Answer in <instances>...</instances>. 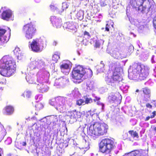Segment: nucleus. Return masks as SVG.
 <instances>
[{"instance_id": "393cba45", "label": "nucleus", "mask_w": 156, "mask_h": 156, "mask_svg": "<svg viewBox=\"0 0 156 156\" xmlns=\"http://www.w3.org/2000/svg\"><path fill=\"white\" fill-rule=\"evenodd\" d=\"M31 95V93L30 91L28 90H26L24 91L22 94V96L24 98H30Z\"/></svg>"}, {"instance_id": "dca6fc26", "label": "nucleus", "mask_w": 156, "mask_h": 156, "mask_svg": "<svg viewBox=\"0 0 156 156\" xmlns=\"http://www.w3.org/2000/svg\"><path fill=\"white\" fill-rule=\"evenodd\" d=\"M37 87L39 90L40 92L42 93L47 91L49 89V87L46 84L40 83L38 84Z\"/></svg>"}, {"instance_id": "0eeeda50", "label": "nucleus", "mask_w": 156, "mask_h": 156, "mask_svg": "<svg viewBox=\"0 0 156 156\" xmlns=\"http://www.w3.org/2000/svg\"><path fill=\"white\" fill-rule=\"evenodd\" d=\"M122 77L115 72H113L112 76L107 73L105 78V80L107 84L113 87L118 86L119 82L122 80Z\"/></svg>"}, {"instance_id": "49530a36", "label": "nucleus", "mask_w": 156, "mask_h": 156, "mask_svg": "<svg viewBox=\"0 0 156 156\" xmlns=\"http://www.w3.org/2000/svg\"><path fill=\"white\" fill-rule=\"evenodd\" d=\"M97 104H98V105H100V104H101V103H100V101H97ZM101 104H102V105H103V104H102V103H101Z\"/></svg>"}, {"instance_id": "473e14b6", "label": "nucleus", "mask_w": 156, "mask_h": 156, "mask_svg": "<svg viewBox=\"0 0 156 156\" xmlns=\"http://www.w3.org/2000/svg\"><path fill=\"white\" fill-rule=\"evenodd\" d=\"M85 101H84V104H88L92 102V100L91 98H89L87 97L85 98Z\"/></svg>"}, {"instance_id": "6e6552de", "label": "nucleus", "mask_w": 156, "mask_h": 156, "mask_svg": "<svg viewBox=\"0 0 156 156\" xmlns=\"http://www.w3.org/2000/svg\"><path fill=\"white\" fill-rule=\"evenodd\" d=\"M22 31L25 34L26 38L28 39H32L36 33L37 30L35 26L31 23L24 25Z\"/></svg>"}, {"instance_id": "7ed1b4c3", "label": "nucleus", "mask_w": 156, "mask_h": 156, "mask_svg": "<svg viewBox=\"0 0 156 156\" xmlns=\"http://www.w3.org/2000/svg\"><path fill=\"white\" fill-rule=\"evenodd\" d=\"M108 129V127L107 124L95 122L93 125V128L91 125L87 129V133L91 138L95 139L98 136L106 134Z\"/></svg>"}, {"instance_id": "09e8293b", "label": "nucleus", "mask_w": 156, "mask_h": 156, "mask_svg": "<svg viewBox=\"0 0 156 156\" xmlns=\"http://www.w3.org/2000/svg\"><path fill=\"white\" fill-rule=\"evenodd\" d=\"M139 91V90L138 89H137L136 90V92H138Z\"/></svg>"}, {"instance_id": "1a4fd4ad", "label": "nucleus", "mask_w": 156, "mask_h": 156, "mask_svg": "<svg viewBox=\"0 0 156 156\" xmlns=\"http://www.w3.org/2000/svg\"><path fill=\"white\" fill-rule=\"evenodd\" d=\"M82 113L79 111H77L75 109L73 111H68L66 113V115L69 116L70 119L77 120L80 118L82 116Z\"/></svg>"}, {"instance_id": "9d476101", "label": "nucleus", "mask_w": 156, "mask_h": 156, "mask_svg": "<svg viewBox=\"0 0 156 156\" xmlns=\"http://www.w3.org/2000/svg\"><path fill=\"white\" fill-rule=\"evenodd\" d=\"M29 47L34 52H38L41 51L39 43L36 39L33 40Z\"/></svg>"}, {"instance_id": "7c9ffc66", "label": "nucleus", "mask_w": 156, "mask_h": 156, "mask_svg": "<svg viewBox=\"0 0 156 156\" xmlns=\"http://www.w3.org/2000/svg\"><path fill=\"white\" fill-rule=\"evenodd\" d=\"M102 41L101 40H98L96 41L95 45L94 47L96 48H100V46L103 43H102Z\"/></svg>"}, {"instance_id": "c756f323", "label": "nucleus", "mask_w": 156, "mask_h": 156, "mask_svg": "<svg viewBox=\"0 0 156 156\" xmlns=\"http://www.w3.org/2000/svg\"><path fill=\"white\" fill-rule=\"evenodd\" d=\"M76 104L79 106L85 105L84 100L82 99H80L77 100L76 101Z\"/></svg>"}, {"instance_id": "b1692460", "label": "nucleus", "mask_w": 156, "mask_h": 156, "mask_svg": "<svg viewBox=\"0 0 156 156\" xmlns=\"http://www.w3.org/2000/svg\"><path fill=\"white\" fill-rule=\"evenodd\" d=\"M59 58V54L58 52H55L52 56V60L56 62Z\"/></svg>"}, {"instance_id": "ddd939ff", "label": "nucleus", "mask_w": 156, "mask_h": 156, "mask_svg": "<svg viewBox=\"0 0 156 156\" xmlns=\"http://www.w3.org/2000/svg\"><path fill=\"white\" fill-rule=\"evenodd\" d=\"M142 91L144 94V97L145 101H147V98H150L151 96L150 89L147 87H145L142 88Z\"/></svg>"}, {"instance_id": "a19ab883", "label": "nucleus", "mask_w": 156, "mask_h": 156, "mask_svg": "<svg viewBox=\"0 0 156 156\" xmlns=\"http://www.w3.org/2000/svg\"><path fill=\"white\" fill-rule=\"evenodd\" d=\"M3 89L2 87L0 88V99L1 98V96L2 94V90Z\"/></svg>"}, {"instance_id": "c85d7f7f", "label": "nucleus", "mask_w": 156, "mask_h": 156, "mask_svg": "<svg viewBox=\"0 0 156 156\" xmlns=\"http://www.w3.org/2000/svg\"><path fill=\"white\" fill-rule=\"evenodd\" d=\"M112 27H113V24H112L111 23H107L105 27V31L107 32H109L110 29Z\"/></svg>"}, {"instance_id": "58836bf2", "label": "nucleus", "mask_w": 156, "mask_h": 156, "mask_svg": "<svg viewBox=\"0 0 156 156\" xmlns=\"http://www.w3.org/2000/svg\"><path fill=\"white\" fill-rule=\"evenodd\" d=\"M153 23L154 27V28L156 29V16L154 18Z\"/></svg>"}, {"instance_id": "a18cd8bd", "label": "nucleus", "mask_w": 156, "mask_h": 156, "mask_svg": "<svg viewBox=\"0 0 156 156\" xmlns=\"http://www.w3.org/2000/svg\"><path fill=\"white\" fill-rule=\"evenodd\" d=\"M6 156H14L12 154H7Z\"/></svg>"}, {"instance_id": "4c0bfd02", "label": "nucleus", "mask_w": 156, "mask_h": 156, "mask_svg": "<svg viewBox=\"0 0 156 156\" xmlns=\"http://www.w3.org/2000/svg\"><path fill=\"white\" fill-rule=\"evenodd\" d=\"M47 120H46V122L44 121L43 122V123L42 124V125L44 128H45L46 126L48 127L49 125V124L47 123Z\"/></svg>"}, {"instance_id": "6ab92c4d", "label": "nucleus", "mask_w": 156, "mask_h": 156, "mask_svg": "<svg viewBox=\"0 0 156 156\" xmlns=\"http://www.w3.org/2000/svg\"><path fill=\"white\" fill-rule=\"evenodd\" d=\"M65 82V80L62 78L56 79L54 83V86L56 87H58L63 85L64 84Z\"/></svg>"}, {"instance_id": "a211bd4d", "label": "nucleus", "mask_w": 156, "mask_h": 156, "mask_svg": "<svg viewBox=\"0 0 156 156\" xmlns=\"http://www.w3.org/2000/svg\"><path fill=\"white\" fill-rule=\"evenodd\" d=\"M10 30L8 27L3 28H0V37H6L7 36H4V35L7 31L8 32V34L10 35Z\"/></svg>"}, {"instance_id": "bb28decb", "label": "nucleus", "mask_w": 156, "mask_h": 156, "mask_svg": "<svg viewBox=\"0 0 156 156\" xmlns=\"http://www.w3.org/2000/svg\"><path fill=\"white\" fill-rule=\"evenodd\" d=\"M43 105L40 102H37L35 105V107L36 110H39L43 108Z\"/></svg>"}, {"instance_id": "423d86ee", "label": "nucleus", "mask_w": 156, "mask_h": 156, "mask_svg": "<svg viewBox=\"0 0 156 156\" xmlns=\"http://www.w3.org/2000/svg\"><path fill=\"white\" fill-rule=\"evenodd\" d=\"M134 68L135 71L139 74L140 80L145 79L148 76L149 69L143 64L139 63H135Z\"/></svg>"}, {"instance_id": "9b49d317", "label": "nucleus", "mask_w": 156, "mask_h": 156, "mask_svg": "<svg viewBox=\"0 0 156 156\" xmlns=\"http://www.w3.org/2000/svg\"><path fill=\"white\" fill-rule=\"evenodd\" d=\"M51 21L54 27L57 28H60L62 26V21L61 19L57 18L55 16L51 17Z\"/></svg>"}, {"instance_id": "aec40b11", "label": "nucleus", "mask_w": 156, "mask_h": 156, "mask_svg": "<svg viewBox=\"0 0 156 156\" xmlns=\"http://www.w3.org/2000/svg\"><path fill=\"white\" fill-rule=\"evenodd\" d=\"M122 51L119 50H115L113 51L112 53V56L114 58L117 59L119 57L120 55L122 54Z\"/></svg>"}, {"instance_id": "f03ea898", "label": "nucleus", "mask_w": 156, "mask_h": 156, "mask_svg": "<svg viewBox=\"0 0 156 156\" xmlns=\"http://www.w3.org/2000/svg\"><path fill=\"white\" fill-rule=\"evenodd\" d=\"M93 75L91 70L84 68L83 66L78 65L74 68L72 71L71 76L74 82L79 83L82 81L83 76L90 77Z\"/></svg>"}, {"instance_id": "3c124183", "label": "nucleus", "mask_w": 156, "mask_h": 156, "mask_svg": "<svg viewBox=\"0 0 156 156\" xmlns=\"http://www.w3.org/2000/svg\"><path fill=\"white\" fill-rule=\"evenodd\" d=\"M98 11V10H97V11H96V13H97Z\"/></svg>"}, {"instance_id": "c9c22d12", "label": "nucleus", "mask_w": 156, "mask_h": 156, "mask_svg": "<svg viewBox=\"0 0 156 156\" xmlns=\"http://www.w3.org/2000/svg\"><path fill=\"white\" fill-rule=\"evenodd\" d=\"M87 37V38L88 39L90 37V35L89 33L86 31H85L83 32V37Z\"/></svg>"}, {"instance_id": "cd10ccee", "label": "nucleus", "mask_w": 156, "mask_h": 156, "mask_svg": "<svg viewBox=\"0 0 156 156\" xmlns=\"http://www.w3.org/2000/svg\"><path fill=\"white\" fill-rule=\"evenodd\" d=\"M76 17L78 20H81L83 18V12L82 11H79L77 12L76 14Z\"/></svg>"}, {"instance_id": "5701e85b", "label": "nucleus", "mask_w": 156, "mask_h": 156, "mask_svg": "<svg viewBox=\"0 0 156 156\" xmlns=\"http://www.w3.org/2000/svg\"><path fill=\"white\" fill-rule=\"evenodd\" d=\"M128 133L130 134L131 136L134 138L136 137L137 138H138L139 136L138 133L136 131H134L133 130H129Z\"/></svg>"}, {"instance_id": "412c9836", "label": "nucleus", "mask_w": 156, "mask_h": 156, "mask_svg": "<svg viewBox=\"0 0 156 156\" xmlns=\"http://www.w3.org/2000/svg\"><path fill=\"white\" fill-rule=\"evenodd\" d=\"M10 38V34H8L6 37H0V46L3 45L6 43Z\"/></svg>"}, {"instance_id": "c03bdc74", "label": "nucleus", "mask_w": 156, "mask_h": 156, "mask_svg": "<svg viewBox=\"0 0 156 156\" xmlns=\"http://www.w3.org/2000/svg\"><path fill=\"white\" fill-rule=\"evenodd\" d=\"M26 142H23L22 145L23 146H25L26 145Z\"/></svg>"}, {"instance_id": "2eb2a0df", "label": "nucleus", "mask_w": 156, "mask_h": 156, "mask_svg": "<svg viewBox=\"0 0 156 156\" xmlns=\"http://www.w3.org/2000/svg\"><path fill=\"white\" fill-rule=\"evenodd\" d=\"M63 27L65 29L70 30H75L76 29V27L73 22H68L65 23Z\"/></svg>"}, {"instance_id": "de8ad7c7", "label": "nucleus", "mask_w": 156, "mask_h": 156, "mask_svg": "<svg viewBox=\"0 0 156 156\" xmlns=\"http://www.w3.org/2000/svg\"><path fill=\"white\" fill-rule=\"evenodd\" d=\"M154 130L156 132V127L154 128Z\"/></svg>"}, {"instance_id": "f257e3e1", "label": "nucleus", "mask_w": 156, "mask_h": 156, "mask_svg": "<svg viewBox=\"0 0 156 156\" xmlns=\"http://www.w3.org/2000/svg\"><path fill=\"white\" fill-rule=\"evenodd\" d=\"M16 62L12 57L4 56L0 60V74L3 76L9 77L16 70Z\"/></svg>"}, {"instance_id": "79ce46f5", "label": "nucleus", "mask_w": 156, "mask_h": 156, "mask_svg": "<svg viewBox=\"0 0 156 156\" xmlns=\"http://www.w3.org/2000/svg\"><path fill=\"white\" fill-rule=\"evenodd\" d=\"M3 136L2 134V132L0 131V142L3 139Z\"/></svg>"}, {"instance_id": "39448f33", "label": "nucleus", "mask_w": 156, "mask_h": 156, "mask_svg": "<svg viewBox=\"0 0 156 156\" xmlns=\"http://www.w3.org/2000/svg\"><path fill=\"white\" fill-rule=\"evenodd\" d=\"M129 3L133 8H138L141 12L152 11L154 6L148 0H130Z\"/></svg>"}, {"instance_id": "f3484780", "label": "nucleus", "mask_w": 156, "mask_h": 156, "mask_svg": "<svg viewBox=\"0 0 156 156\" xmlns=\"http://www.w3.org/2000/svg\"><path fill=\"white\" fill-rule=\"evenodd\" d=\"M5 113L7 115H11L13 114L14 109L13 107L11 106H7L4 109Z\"/></svg>"}, {"instance_id": "37998d69", "label": "nucleus", "mask_w": 156, "mask_h": 156, "mask_svg": "<svg viewBox=\"0 0 156 156\" xmlns=\"http://www.w3.org/2000/svg\"><path fill=\"white\" fill-rule=\"evenodd\" d=\"M100 99V98L97 97H95L94 100L95 102H96L97 101H99Z\"/></svg>"}, {"instance_id": "4468645a", "label": "nucleus", "mask_w": 156, "mask_h": 156, "mask_svg": "<svg viewBox=\"0 0 156 156\" xmlns=\"http://www.w3.org/2000/svg\"><path fill=\"white\" fill-rule=\"evenodd\" d=\"M69 65L67 63H63L60 66L61 72L65 74L69 73Z\"/></svg>"}, {"instance_id": "603ef678", "label": "nucleus", "mask_w": 156, "mask_h": 156, "mask_svg": "<svg viewBox=\"0 0 156 156\" xmlns=\"http://www.w3.org/2000/svg\"><path fill=\"white\" fill-rule=\"evenodd\" d=\"M102 29H104V28H102Z\"/></svg>"}, {"instance_id": "ea45409f", "label": "nucleus", "mask_w": 156, "mask_h": 156, "mask_svg": "<svg viewBox=\"0 0 156 156\" xmlns=\"http://www.w3.org/2000/svg\"><path fill=\"white\" fill-rule=\"evenodd\" d=\"M146 107H147V108H151L152 107V105L149 103H147L146 105Z\"/></svg>"}, {"instance_id": "8fccbe9b", "label": "nucleus", "mask_w": 156, "mask_h": 156, "mask_svg": "<svg viewBox=\"0 0 156 156\" xmlns=\"http://www.w3.org/2000/svg\"><path fill=\"white\" fill-rule=\"evenodd\" d=\"M0 156H2L1 154L0 153Z\"/></svg>"}, {"instance_id": "20e7f679", "label": "nucleus", "mask_w": 156, "mask_h": 156, "mask_svg": "<svg viewBox=\"0 0 156 156\" xmlns=\"http://www.w3.org/2000/svg\"><path fill=\"white\" fill-rule=\"evenodd\" d=\"M116 143L113 139L106 138L102 139L99 144V151L105 155H109L116 147Z\"/></svg>"}, {"instance_id": "a878e982", "label": "nucleus", "mask_w": 156, "mask_h": 156, "mask_svg": "<svg viewBox=\"0 0 156 156\" xmlns=\"http://www.w3.org/2000/svg\"><path fill=\"white\" fill-rule=\"evenodd\" d=\"M14 53L16 56L19 57L21 55V52L20 48L19 47H16L15 48L13 51Z\"/></svg>"}, {"instance_id": "72a5a7b5", "label": "nucleus", "mask_w": 156, "mask_h": 156, "mask_svg": "<svg viewBox=\"0 0 156 156\" xmlns=\"http://www.w3.org/2000/svg\"><path fill=\"white\" fill-rule=\"evenodd\" d=\"M107 2L106 0H101L100 4L101 6L104 7L107 5Z\"/></svg>"}, {"instance_id": "f8f14e48", "label": "nucleus", "mask_w": 156, "mask_h": 156, "mask_svg": "<svg viewBox=\"0 0 156 156\" xmlns=\"http://www.w3.org/2000/svg\"><path fill=\"white\" fill-rule=\"evenodd\" d=\"M12 12L11 10L7 9L3 11L1 15V18L6 21H8L12 17Z\"/></svg>"}, {"instance_id": "2f4dec72", "label": "nucleus", "mask_w": 156, "mask_h": 156, "mask_svg": "<svg viewBox=\"0 0 156 156\" xmlns=\"http://www.w3.org/2000/svg\"><path fill=\"white\" fill-rule=\"evenodd\" d=\"M153 115H151L150 116H148L147 117H146L145 119V121H147L149 119L151 118H154L155 116L156 115V111H153L152 113Z\"/></svg>"}, {"instance_id": "e433bc0d", "label": "nucleus", "mask_w": 156, "mask_h": 156, "mask_svg": "<svg viewBox=\"0 0 156 156\" xmlns=\"http://www.w3.org/2000/svg\"><path fill=\"white\" fill-rule=\"evenodd\" d=\"M133 156H137L140 154V151L138 150H135L131 151Z\"/></svg>"}, {"instance_id": "f704fd0d", "label": "nucleus", "mask_w": 156, "mask_h": 156, "mask_svg": "<svg viewBox=\"0 0 156 156\" xmlns=\"http://www.w3.org/2000/svg\"><path fill=\"white\" fill-rule=\"evenodd\" d=\"M68 5L67 3L64 2L62 3V8L63 10L66 9L68 7Z\"/></svg>"}, {"instance_id": "4be33fe9", "label": "nucleus", "mask_w": 156, "mask_h": 156, "mask_svg": "<svg viewBox=\"0 0 156 156\" xmlns=\"http://www.w3.org/2000/svg\"><path fill=\"white\" fill-rule=\"evenodd\" d=\"M87 89L91 90L94 87V82L93 81L88 80L86 83Z\"/></svg>"}]
</instances>
